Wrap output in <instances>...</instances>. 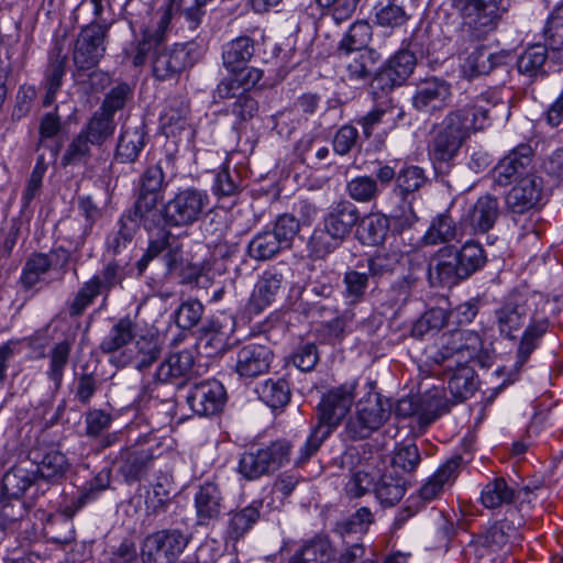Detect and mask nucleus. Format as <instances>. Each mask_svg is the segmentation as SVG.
Wrapping results in <instances>:
<instances>
[{
	"instance_id": "nucleus-12",
	"label": "nucleus",
	"mask_w": 563,
	"mask_h": 563,
	"mask_svg": "<svg viewBox=\"0 0 563 563\" xmlns=\"http://www.w3.org/2000/svg\"><path fill=\"white\" fill-rule=\"evenodd\" d=\"M530 298L520 291L510 292L494 311V324L506 339H516L530 317Z\"/></svg>"
},
{
	"instance_id": "nucleus-10",
	"label": "nucleus",
	"mask_w": 563,
	"mask_h": 563,
	"mask_svg": "<svg viewBox=\"0 0 563 563\" xmlns=\"http://www.w3.org/2000/svg\"><path fill=\"white\" fill-rule=\"evenodd\" d=\"M356 382H346L325 393L317 407V424L332 433L345 418L354 401Z\"/></svg>"
},
{
	"instance_id": "nucleus-54",
	"label": "nucleus",
	"mask_w": 563,
	"mask_h": 563,
	"mask_svg": "<svg viewBox=\"0 0 563 563\" xmlns=\"http://www.w3.org/2000/svg\"><path fill=\"white\" fill-rule=\"evenodd\" d=\"M448 410V400L439 389L428 391L421 400L420 426H430Z\"/></svg>"
},
{
	"instance_id": "nucleus-16",
	"label": "nucleus",
	"mask_w": 563,
	"mask_h": 563,
	"mask_svg": "<svg viewBox=\"0 0 563 563\" xmlns=\"http://www.w3.org/2000/svg\"><path fill=\"white\" fill-rule=\"evenodd\" d=\"M451 99V85L443 79L432 77L418 86L412 104L419 112L433 114L448 108Z\"/></svg>"
},
{
	"instance_id": "nucleus-46",
	"label": "nucleus",
	"mask_w": 563,
	"mask_h": 563,
	"mask_svg": "<svg viewBox=\"0 0 563 563\" xmlns=\"http://www.w3.org/2000/svg\"><path fill=\"white\" fill-rule=\"evenodd\" d=\"M548 59V48L543 44H534L527 47L517 60L520 74L530 78L545 74L543 67Z\"/></svg>"
},
{
	"instance_id": "nucleus-17",
	"label": "nucleus",
	"mask_w": 563,
	"mask_h": 563,
	"mask_svg": "<svg viewBox=\"0 0 563 563\" xmlns=\"http://www.w3.org/2000/svg\"><path fill=\"white\" fill-rule=\"evenodd\" d=\"M225 389L216 380H205L196 384L189 390L187 402L191 410L199 416H213L224 406Z\"/></svg>"
},
{
	"instance_id": "nucleus-60",
	"label": "nucleus",
	"mask_w": 563,
	"mask_h": 563,
	"mask_svg": "<svg viewBox=\"0 0 563 563\" xmlns=\"http://www.w3.org/2000/svg\"><path fill=\"white\" fill-rule=\"evenodd\" d=\"M262 400L272 408L286 406L290 400V389L288 383L284 379L267 380L260 391Z\"/></svg>"
},
{
	"instance_id": "nucleus-5",
	"label": "nucleus",
	"mask_w": 563,
	"mask_h": 563,
	"mask_svg": "<svg viewBox=\"0 0 563 563\" xmlns=\"http://www.w3.org/2000/svg\"><path fill=\"white\" fill-rule=\"evenodd\" d=\"M209 205L206 190L195 187L180 189L164 205L162 218L169 228H187L206 216Z\"/></svg>"
},
{
	"instance_id": "nucleus-55",
	"label": "nucleus",
	"mask_w": 563,
	"mask_h": 563,
	"mask_svg": "<svg viewBox=\"0 0 563 563\" xmlns=\"http://www.w3.org/2000/svg\"><path fill=\"white\" fill-rule=\"evenodd\" d=\"M346 59L345 70L347 73V77L351 80H364L368 78L373 71V51L365 49L361 52L354 53H345Z\"/></svg>"
},
{
	"instance_id": "nucleus-18",
	"label": "nucleus",
	"mask_w": 563,
	"mask_h": 563,
	"mask_svg": "<svg viewBox=\"0 0 563 563\" xmlns=\"http://www.w3.org/2000/svg\"><path fill=\"white\" fill-rule=\"evenodd\" d=\"M499 202L495 196L479 197L461 220L462 233L477 234L489 231L499 217Z\"/></svg>"
},
{
	"instance_id": "nucleus-14",
	"label": "nucleus",
	"mask_w": 563,
	"mask_h": 563,
	"mask_svg": "<svg viewBox=\"0 0 563 563\" xmlns=\"http://www.w3.org/2000/svg\"><path fill=\"white\" fill-rule=\"evenodd\" d=\"M548 321L545 319H542L533 321L526 328L517 350V360L515 362L514 367L507 368L506 366H504L496 371V375L498 377L507 376V378H505L498 386H496L495 390L500 391L506 386L517 380L519 371L526 364L531 353L538 346L542 335L548 331Z\"/></svg>"
},
{
	"instance_id": "nucleus-13",
	"label": "nucleus",
	"mask_w": 563,
	"mask_h": 563,
	"mask_svg": "<svg viewBox=\"0 0 563 563\" xmlns=\"http://www.w3.org/2000/svg\"><path fill=\"white\" fill-rule=\"evenodd\" d=\"M417 64L416 55L408 51L397 52L387 63V65L374 77L371 89L374 95L378 90L388 92L393 88L402 85L412 74Z\"/></svg>"
},
{
	"instance_id": "nucleus-8",
	"label": "nucleus",
	"mask_w": 563,
	"mask_h": 563,
	"mask_svg": "<svg viewBox=\"0 0 563 563\" xmlns=\"http://www.w3.org/2000/svg\"><path fill=\"white\" fill-rule=\"evenodd\" d=\"M122 279L119 264L115 262L108 263L99 274L93 275L79 287L73 300L68 303L69 317L78 318L82 316L98 296H102L103 302H106L111 289L120 285Z\"/></svg>"
},
{
	"instance_id": "nucleus-20",
	"label": "nucleus",
	"mask_w": 563,
	"mask_h": 563,
	"mask_svg": "<svg viewBox=\"0 0 563 563\" xmlns=\"http://www.w3.org/2000/svg\"><path fill=\"white\" fill-rule=\"evenodd\" d=\"M428 278L432 286H452L460 278L457 250L453 245L441 247L429 262Z\"/></svg>"
},
{
	"instance_id": "nucleus-39",
	"label": "nucleus",
	"mask_w": 563,
	"mask_h": 563,
	"mask_svg": "<svg viewBox=\"0 0 563 563\" xmlns=\"http://www.w3.org/2000/svg\"><path fill=\"white\" fill-rule=\"evenodd\" d=\"M53 267V260L42 252L32 253L25 261L20 276V284L25 290L40 284Z\"/></svg>"
},
{
	"instance_id": "nucleus-64",
	"label": "nucleus",
	"mask_w": 563,
	"mask_h": 563,
	"mask_svg": "<svg viewBox=\"0 0 563 563\" xmlns=\"http://www.w3.org/2000/svg\"><path fill=\"white\" fill-rule=\"evenodd\" d=\"M137 227L131 223L126 218L121 217L119 220V229L109 234L107 239V249L113 254H119L125 250L133 241Z\"/></svg>"
},
{
	"instance_id": "nucleus-7",
	"label": "nucleus",
	"mask_w": 563,
	"mask_h": 563,
	"mask_svg": "<svg viewBox=\"0 0 563 563\" xmlns=\"http://www.w3.org/2000/svg\"><path fill=\"white\" fill-rule=\"evenodd\" d=\"M391 412V402L371 389L356 404V411L347 420L345 431L352 440L365 439L387 421Z\"/></svg>"
},
{
	"instance_id": "nucleus-41",
	"label": "nucleus",
	"mask_w": 563,
	"mask_h": 563,
	"mask_svg": "<svg viewBox=\"0 0 563 563\" xmlns=\"http://www.w3.org/2000/svg\"><path fill=\"white\" fill-rule=\"evenodd\" d=\"M428 181L424 170L419 166H406L399 170L396 177L395 192L402 202L412 201Z\"/></svg>"
},
{
	"instance_id": "nucleus-53",
	"label": "nucleus",
	"mask_w": 563,
	"mask_h": 563,
	"mask_svg": "<svg viewBox=\"0 0 563 563\" xmlns=\"http://www.w3.org/2000/svg\"><path fill=\"white\" fill-rule=\"evenodd\" d=\"M332 556L331 544L327 540L306 543L290 559V563H327Z\"/></svg>"
},
{
	"instance_id": "nucleus-44",
	"label": "nucleus",
	"mask_w": 563,
	"mask_h": 563,
	"mask_svg": "<svg viewBox=\"0 0 563 563\" xmlns=\"http://www.w3.org/2000/svg\"><path fill=\"white\" fill-rule=\"evenodd\" d=\"M145 145L143 129H124L119 137L115 158L120 163H133Z\"/></svg>"
},
{
	"instance_id": "nucleus-23",
	"label": "nucleus",
	"mask_w": 563,
	"mask_h": 563,
	"mask_svg": "<svg viewBox=\"0 0 563 563\" xmlns=\"http://www.w3.org/2000/svg\"><path fill=\"white\" fill-rule=\"evenodd\" d=\"M273 360L269 346L249 343L236 355L235 371L241 377L253 378L268 372Z\"/></svg>"
},
{
	"instance_id": "nucleus-28",
	"label": "nucleus",
	"mask_w": 563,
	"mask_h": 563,
	"mask_svg": "<svg viewBox=\"0 0 563 563\" xmlns=\"http://www.w3.org/2000/svg\"><path fill=\"white\" fill-rule=\"evenodd\" d=\"M530 494L528 487L516 489L504 477L489 481L482 489L481 503L487 509H497L514 504L521 495Z\"/></svg>"
},
{
	"instance_id": "nucleus-30",
	"label": "nucleus",
	"mask_w": 563,
	"mask_h": 563,
	"mask_svg": "<svg viewBox=\"0 0 563 563\" xmlns=\"http://www.w3.org/2000/svg\"><path fill=\"white\" fill-rule=\"evenodd\" d=\"M172 20L170 9H165L157 22L155 29H147L143 32L142 40L136 45V52L133 56V65L142 66L145 64L147 55L152 49L161 47L166 41V33Z\"/></svg>"
},
{
	"instance_id": "nucleus-38",
	"label": "nucleus",
	"mask_w": 563,
	"mask_h": 563,
	"mask_svg": "<svg viewBox=\"0 0 563 563\" xmlns=\"http://www.w3.org/2000/svg\"><path fill=\"white\" fill-rule=\"evenodd\" d=\"M261 503L229 512L227 536L232 541L242 539L260 519Z\"/></svg>"
},
{
	"instance_id": "nucleus-52",
	"label": "nucleus",
	"mask_w": 563,
	"mask_h": 563,
	"mask_svg": "<svg viewBox=\"0 0 563 563\" xmlns=\"http://www.w3.org/2000/svg\"><path fill=\"white\" fill-rule=\"evenodd\" d=\"M371 37V25L364 21L355 22L341 40L339 51L344 53L365 51Z\"/></svg>"
},
{
	"instance_id": "nucleus-3",
	"label": "nucleus",
	"mask_w": 563,
	"mask_h": 563,
	"mask_svg": "<svg viewBox=\"0 0 563 563\" xmlns=\"http://www.w3.org/2000/svg\"><path fill=\"white\" fill-rule=\"evenodd\" d=\"M503 0H449L461 19L462 31L472 40H482L494 32L501 20Z\"/></svg>"
},
{
	"instance_id": "nucleus-9",
	"label": "nucleus",
	"mask_w": 563,
	"mask_h": 563,
	"mask_svg": "<svg viewBox=\"0 0 563 563\" xmlns=\"http://www.w3.org/2000/svg\"><path fill=\"white\" fill-rule=\"evenodd\" d=\"M110 26L92 22L81 27L73 47V62L78 71L92 69L103 58Z\"/></svg>"
},
{
	"instance_id": "nucleus-33",
	"label": "nucleus",
	"mask_w": 563,
	"mask_h": 563,
	"mask_svg": "<svg viewBox=\"0 0 563 563\" xmlns=\"http://www.w3.org/2000/svg\"><path fill=\"white\" fill-rule=\"evenodd\" d=\"M188 113L189 106L183 97L168 98L159 117L164 134L175 136L180 133L186 128Z\"/></svg>"
},
{
	"instance_id": "nucleus-1",
	"label": "nucleus",
	"mask_w": 563,
	"mask_h": 563,
	"mask_svg": "<svg viewBox=\"0 0 563 563\" xmlns=\"http://www.w3.org/2000/svg\"><path fill=\"white\" fill-rule=\"evenodd\" d=\"M483 350L481 335L471 330H453L442 333L439 346L428 355V365L443 367L449 374L448 388L455 401H464L477 389L475 371L468 362Z\"/></svg>"
},
{
	"instance_id": "nucleus-36",
	"label": "nucleus",
	"mask_w": 563,
	"mask_h": 563,
	"mask_svg": "<svg viewBox=\"0 0 563 563\" xmlns=\"http://www.w3.org/2000/svg\"><path fill=\"white\" fill-rule=\"evenodd\" d=\"M402 110L394 106L390 98H386L382 102L377 103V106L372 111L360 118L357 120V124L362 126L364 135L366 137H371L374 129L378 124H395L397 120L402 118Z\"/></svg>"
},
{
	"instance_id": "nucleus-48",
	"label": "nucleus",
	"mask_w": 563,
	"mask_h": 563,
	"mask_svg": "<svg viewBox=\"0 0 563 563\" xmlns=\"http://www.w3.org/2000/svg\"><path fill=\"white\" fill-rule=\"evenodd\" d=\"M460 264V278H468L473 273L481 269L486 263V255L479 243L466 242L457 251Z\"/></svg>"
},
{
	"instance_id": "nucleus-4",
	"label": "nucleus",
	"mask_w": 563,
	"mask_h": 563,
	"mask_svg": "<svg viewBox=\"0 0 563 563\" xmlns=\"http://www.w3.org/2000/svg\"><path fill=\"white\" fill-rule=\"evenodd\" d=\"M292 444L277 439L266 446L251 448L242 453L238 471L247 481H255L276 472L290 462Z\"/></svg>"
},
{
	"instance_id": "nucleus-27",
	"label": "nucleus",
	"mask_w": 563,
	"mask_h": 563,
	"mask_svg": "<svg viewBox=\"0 0 563 563\" xmlns=\"http://www.w3.org/2000/svg\"><path fill=\"white\" fill-rule=\"evenodd\" d=\"M541 199V187L533 176L521 178L507 194L506 207L515 214L536 208Z\"/></svg>"
},
{
	"instance_id": "nucleus-56",
	"label": "nucleus",
	"mask_w": 563,
	"mask_h": 563,
	"mask_svg": "<svg viewBox=\"0 0 563 563\" xmlns=\"http://www.w3.org/2000/svg\"><path fill=\"white\" fill-rule=\"evenodd\" d=\"M374 522V515L368 507H361L350 517L336 522L335 531L345 537L352 533H365Z\"/></svg>"
},
{
	"instance_id": "nucleus-50",
	"label": "nucleus",
	"mask_w": 563,
	"mask_h": 563,
	"mask_svg": "<svg viewBox=\"0 0 563 563\" xmlns=\"http://www.w3.org/2000/svg\"><path fill=\"white\" fill-rule=\"evenodd\" d=\"M284 246L272 231L257 233L249 243V255L256 261H267L282 252Z\"/></svg>"
},
{
	"instance_id": "nucleus-29",
	"label": "nucleus",
	"mask_w": 563,
	"mask_h": 563,
	"mask_svg": "<svg viewBox=\"0 0 563 563\" xmlns=\"http://www.w3.org/2000/svg\"><path fill=\"white\" fill-rule=\"evenodd\" d=\"M503 56L489 53L484 45H475L471 52L460 54L461 69L467 78L490 73L503 63Z\"/></svg>"
},
{
	"instance_id": "nucleus-2",
	"label": "nucleus",
	"mask_w": 563,
	"mask_h": 563,
	"mask_svg": "<svg viewBox=\"0 0 563 563\" xmlns=\"http://www.w3.org/2000/svg\"><path fill=\"white\" fill-rule=\"evenodd\" d=\"M482 99L472 104L449 111L433 125L428 143V155L434 164L449 165L459 155L473 133L483 131L490 124V110L482 104Z\"/></svg>"
},
{
	"instance_id": "nucleus-61",
	"label": "nucleus",
	"mask_w": 563,
	"mask_h": 563,
	"mask_svg": "<svg viewBox=\"0 0 563 563\" xmlns=\"http://www.w3.org/2000/svg\"><path fill=\"white\" fill-rule=\"evenodd\" d=\"M543 35L547 44L553 51H563V2L549 15Z\"/></svg>"
},
{
	"instance_id": "nucleus-31",
	"label": "nucleus",
	"mask_w": 563,
	"mask_h": 563,
	"mask_svg": "<svg viewBox=\"0 0 563 563\" xmlns=\"http://www.w3.org/2000/svg\"><path fill=\"white\" fill-rule=\"evenodd\" d=\"M255 52L254 40L250 36H239L222 46L223 66L231 73L245 66Z\"/></svg>"
},
{
	"instance_id": "nucleus-19",
	"label": "nucleus",
	"mask_w": 563,
	"mask_h": 563,
	"mask_svg": "<svg viewBox=\"0 0 563 563\" xmlns=\"http://www.w3.org/2000/svg\"><path fill=\"white\" fill-rule=\"evenodd\" d=\"M154 462V455L150 448L134 443L122 449L118 456L119 473L129 484L142 481L148 473Z\"/></svg>"
},
{
	"instance_id": "nucleus-51",
	"label": "nucleus",
	"mask_w": 563,
	"mask_h": 563,
	"mask_svg": "<svg viewBox=\"0 0 563 563\" xmlns=\"http://www.w3.org/2000/svg\"><path fill=\"white\" fill-rule=\"evenodd\" d=\"M113 118L101 112H95L87 125L80 131L90 141L91 145H101L114 132Z\"/></svg>"
},
{
	"instance_id": "nucleus-24",
	"label": "nucleus",
	"mask_w": 563,
	"mask_h": 563,
	"mask_svg": "<svg viewBox=\"0 0 563 563\" xmlns=\"http://www.w3.org/2000/svg\"><path fill=\"white\" fill-rule=\"evenodd\" d=\"M137 324L129 316L120 318L99 344L101 353L109 355L114 365L118 355L128 351L136 336Z\"/></svg>"
},
{
	"instance_id": "nucleus-37",
	"label": "nucleus",
	"mask_w": 563,
	"mask_h": 563,
	"mask_svg": "<svg viewBox=\"0 0 563 563\" xmlns=\"http://www.w3.org/2000/svg\"><path fill=\"white\" fill-rule=\"evenodd\" d=\"M74 346V339L66 338L53 345L49 351V364L46 375L54 384V391L57 393L63 384L65 369L69 362L70 353Z\"/></svg>"
},
{
	"instance_id": "nucleus-62",
	"label": "nucleus",
	"mask_w": 563,
	"mask_h": 563,
	"mask_svg": "<svg viewBox=\"0 0 563 563\" xmlns=\"http://www.w3.org/2000/svg\"><path fill=\"white\" fill-rule=\"evenodd\" d=\"M409 19L399 0H387L376 12L377 23L386 27L402 26Z\"/></svg>"
},
{
	"instance_id": "nucleus-15",
	"label": "nucleus",
	"mask_w": 563,
	"mask_h": 563,
	"mask_svg": "<svg viewBox=\"0 0 563 563\" xmlns=\"http://www.w3.org/2000/svg\"><path fill=\"white\" fill-rule=\"evenodd\" d=\"M532 151L529 145H520L504 156L492 170L494 183L506 187L514 181L530 176Z\"/></svg>"
},
{
	"instance_id": "nucleus-40",
	"label": "nucleus",
	"mask_w": 563,
	"mask_h": 563,
	"mask_svg": "<svg viewBox=\"0 0 563 563\" xmlns=\"http://www.w3.org/2000/svg\"><path fill=\"white\" fill-rule=\"evenodd\" d=\"M158 199L159 194L139 190L133 209L122 217L126 218L131 223H135L136 227L142 223L144 228L151 229L155 223Z\"/></svg>"
},
{
	"instance_id": "nucleus-32",
	"label": "nucleus",
	"mask_w": 563,
	"mask_h": 563,
	"mask_svg": "<svg viewBox=\"0 0 563 563\" xmlns=\"http://www.w3.org/2000/svg\"><path fill=\"white\" fill-rule=\"evenodd\" d=\"M36 472L27 467V462H20L13 465L2 478L3 495L9 498H19L36 481Z\"/></svg>"
},
{
	"instance_id": "nucleus-43",
	"label": "nucleus",
	"mask_w": 563,
	"mask_h": 563,
	"mask_svg": "<svg viewBox=\"0 0 563 563\" xmlns=\"http://www.w3.org/2000/svg\"><path fill=\"white\" fill-rule=\"evenodd\" d=\"M70 468L67 456L58 450H48L37 462L36 475L41 478L57 483L63 479Z\"/></svg>"
},
{
	"instance_id": "nucleus-11",
	"label": "nucleus",
	"mask_w": 563,
	"mask_h": 563,
	"mask_svg": "<svg viewBox=\"0 0 563 563\" xmlns=\"http://www.w3.org/2000/svg\"><path fill=\"white\" fill-rule=\"evenodd\" d=\"M188 544L179 530H161L147 536L141 548L143 563H175Z\"/></svg>"
},
{
	"instance_id": "nucleus-59",
	"label": "nucleus",
	"mask_w": 563,
	"mask_h": 563,
	"mask_svg": "<svg viewBox=\"0 0 563 563\" xmlns=\"http://www.w3.org/2000/svg\"><path fill=\"white\" fill-rule=\"evenodd\" d=\"M446 323V313L443 309H431L423 313L412 325L411 335L416 339H423L424 336L439 331Z\"/></svg>"
},
{
	"instance_id": "nucleus-26",
	"label": "nucleus",
	"mask_w": 563,
	"mask_h": 563,
	"mask_svg": "<svg viewBox=\"0 0 563 563\" xmlns=\"http://www.w3.org/2000/svg\"><path fill=\"white\" fill-rule=\"evenodd\" d=\"M283 282L284 278L280 273L265 271L252 290L245 311L250 316L263 312L275 300L282 289Z\"/></svg>"
},
{
	"instance_id": "nucleus-35",
	"label": "nucleus",
	"mask_w": 563,
	"mask_h": 563,
	"mask_svg": "<svg viewBox=\"0 0 563 563\" xmlns=\"http://www.w3.org/2000/svg\"><path fill=\"white\" fill-rule=\"evenodd\" d=\"M459 464L460 459H452L440 466L420 488V498L424 501H431L440 497L444 487L452 484L456 478Z\"/></svg>"
},
{
	"instance_id": "nucleus-22",
	"label": "nucleus",
	"mask_w": 563,
	"mask_h": 563,
	"mask_svg": "<svg viewBox=\"0 0 563 563\" xmlns=\"http://www.w3.org/2000/svg\"><path fill=\"white\" fill-rule=\"evenodd\" d=\"M224 498L218 484L206 482L195 495L196 520L199 526H210L224 511Z\"/></svg>"
},
{
	"instance_id": "nucleus-63",
	"label": "nucleus",
	"mask_w": 563,
	"mask_h": 563,
	"mask_svg": "<svg viewBox=\"0 0 563 563\" xmlns=\"http://www.w3.org/2000/svg\"><path fill=\"white\" fill-rule=\"evenodd\" d=\"M421 461L419 449L416 444H402L394 453L391 467L396 474L413 472Z\"/></svg>"
},
{
	"instance_id": "nucleus-34",
	"label": "nucleus",
	"mask_w": 563,
	"mask_h": 563,
	"mask_svg": "<svg viewBox=\"0 0 563 563\" xmlns=\"http://www.w3.org/2000/svg\"><path fill=\"white\" fill-rule=\"evenodd\" d=\"M194 367V355L189 350L170 353L158 366L156 378L162 383H172L187 377Z\"/></svg>"
},
{
	"instance_id": "nucleus-57",
	"label": "nucleus",
	"mask_w": 563,
	"mask_h": 563,
	"mask_svg": "<svg viewBox=\"0 0 563 563\" xmlns=\"http://www.w3.org/2000/svg\"><path fill=\"white\" fill-rule=\"evenodd\" d=\"M346 191L351 199L363 203L375 200L380 194L377 180L369 176L352 178L346 184Z\"/></svg>"
},
{
	"instance_id": "nucleus-6",
	"label": "nucleus",
	"mask_w": 563,
	"mask_h": 563,
	"mask_svg": "<svg viewBox=\"0 0 563 563\" xmlns=\"http://www.w3.org/2000/svg\"><path fill=\"white\" fill-rule=\"evenodd\" d=\"M152 52V71L158 80L177 79L203 56L202 46L194 41L176 43L162 49L158 47Z\"/></svg>"
},
{
	"instance_id": "nucleus-25",
	"label": "nucleus",
	"mask_w": 563,
	"mask_h": 563,
	"mask_svg": "<svg viewBox=\"0 0 563 563\" xmlns=\"http://www.w3.org/2000/svg\"><path fill=\"white\" fill-rule=\"evenodd\" d=\"M360 220L357 207L346 200L333 202L323 218V225L341 241L347 238Z\"/></svg>"
},
{
	"instance_id": "nucleus-49",
	"label": "nucleus",
	"mask_w": 563,
	"mask_h": 563,
	"mask_svg": "<svg viewBox=\"0 0 563 563\" xmlns=\"http://www.w3.org/2000/svg\"><path fill=\"white\" fill-rule=\"evenodd\" d=\"M406 479L398 474H384L375 487V494L380 504L394 506L405 495Z\"/></svg>"
},
{
	"instance_id": "nucleus-58",
	"label": "nucleus",
	"mask_w": 563,
	"mask_h": 563,
	"mask_svg": "<svg viewBox=\"0 0 563 563\" xmlns=\"http://www.w3.org/2000/svg\"><path fill=\"white\" fill-rule=\"evenodd\" d=\"M338 236H334L327 228L314 229L308 241V251L314 258H324L332 253L342 243Z\"/></svg>"
},
{
	"instance_id": "nucleus-42",
	"label": "nucleus",
	"mask_w": 563,
	"mask_h": 563,
	"mask_svg": "<svg viewBox=\"0 0 563 563\" xmlns=\"http://www.w3.org/2000/svg\"><path fill=\"white\" fill-rule=\"evenodd\" d=\"M66 73V56L62 55V48H57L48 58V65L45 71L46 93L43 99V106L49 107L56 97V93L63 85V78Z\"/></svg>"
},
{
	"instance_id": "nucleus-47",
	"label": "nucleus",
	"mask_w": 563,
	"mask_h": 563,
	"mask_svg": "<svg viewBox=\"0 0 563 563\" xmlns=\"http://www.w3.org/2000/svg\"><path fill=\"white\" fill-rule=\"evenodd\" d=\"M295 153L303 164L316 166L329 156V147L313 134H305L297 142Z\"/></svg>"
},
{
	"instance_id": "nucleus-45",
	"label": "nucleus",
	"mask_w": 563,
	"mask_h": 563,
	"mask_svg": "<svg viewBox=\"0 0 563 563\" xmlns=\"http://www.w3.org/2000/svg\"><path fill=\"white\" fill-rule=\"evenodd\" d=\"M462 233L461 227L457 228L455 221L448 213H441L433 219L431 225L423 236L428 245L448 243L455 240Z\"/></svg>"
},
{
	"instance_id": "nucleus-21",
	"label": "nucleus",
	"mask_w": 563,
	"mask_h": 563,
	"mask_svg": "<svg viewBox=\"0 0 563 563\" xmlns=\"http://www.w3.org/2000/svg\"><path fill=\"white\" fill-rule=\"evenodd\" d=\"M162 347L154 336L142 335L134 340L130 349L118 355L114 366L124 368L133 365L137 371L151 367L161 356Z\"/></svg>"
}]
</instances>
